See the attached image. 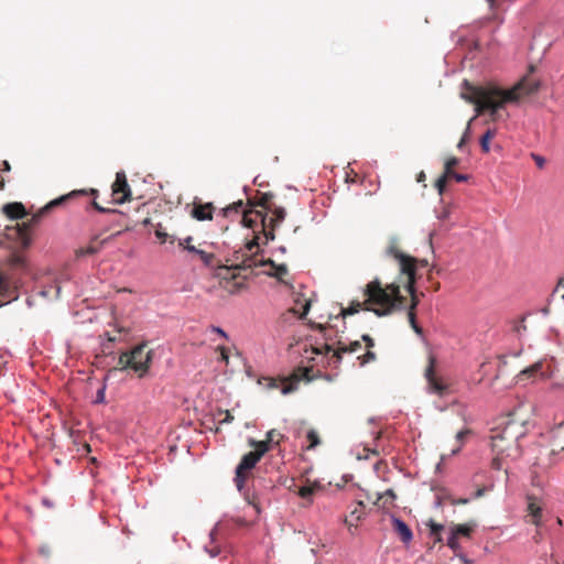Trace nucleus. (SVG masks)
<instances>
[{
	"label": "nucleus",
	"mask_w": 564,
	"mask_h": 564,
	"mask_svg": "<svg viewBox=\"0 0 564 564\" xmlns=\"http://www.w3.org/2000/svg\"><path fill=\"white\" fill-rule=\"evenodd\" d=\"M265 437L268 438V442H272V444L279 445L280 442L283 440V435L279 433L276 430H270Z\"/></svg>",
	"instance_id": "nucleus-33"
},
{
	"label": "nucleus",
	"mask_w": 564,
	"mask_h": 564,
	"mask_svg": "<svg viewBox=\"0 0 564 564\" xmlns=\"http://www.w3.org/2000/svg\"><path fill=\"white\" fill-rule=\"evenodd\" d=\"M429 527H430L431 535L434 536L435 540L440 542L442 540L441 539V532L443 531L444 525L435 523L434 521H430L429 522Z\"/></svg>",
	"instance_id": "nucleus-29"
},
{
	"label": "nucleus",
	"mask_w": 564,
	"mask_h": 564,
	"mask_svg": "<svg viewBox=\"0 0 564 564\" xmlns=\"http://www.w3.org/2000/svg\"><path fill=\"white\" fill-rule=\"evenodd\" d=\"M312 327H313L314 329L319 330V332H324V330H326V328H327V326H326V325H324V324H313V326H312Z\"/></svg>",
	"instance_id": "nucleus-50"
},
{
	"label": "nucleus",
	"mask_w": 564,
	"mask_h": 564,
	"mask_svg": "<svg viewBox=\"0 0 564 564\" xmlns=\"http://www.w3.org/2000/svg\"><path fill=\"white\" fill-rule=\"evenodd\" d=\"M459 163V160L455 156H452L446 160L444 164V173L440 176L435 182V187L440 195H443L448 180L454 178L456 182H466L468 176L465 174L454 173V167Z\"/></svg>",
	"instance_id": "nucleus-12"
},
{
	"label": "nucleus",
	"mask_w": 564,
	"mask_h": 564,
	"mask_svg": "<svg viewBox=\"0 0 564 564\" xmlns=\"http://www.w3.org/2000/svg\"><path fill=\"white\" fill-rule=\"evenodd\" d=\"M435 362V358L430 356L429 365L425 369V378L427 380L430 390L438 395H443L447 392L448 387L440 377L436 376Z\"/></svg>",
	"instance_id": "nucleus-14"
},
{
	"label": "nucleus",
	"mask_w": 564,
	"mask_h": 564,
	"mask_svg": "<svg viewBox=\"0 0 564 564\" xmlns=\"http://www.w3.org/2000/svg\"><path fill=\"white\" fill-rule=\"evenodd\" d=\"M313 367H297L293 370L289 378H284L280 381L275 379H269L270 389H280L283 394L291 393L297 389V384L305 380L307 382L314 379L312 375Z\"/></svg>",
	"instance_id": "nucleus-8"
},
{
	"label": "nucleus",
	"mask_w": 564,
	"mask_h": 564,
	"mask_svg": "<svg viewBox=\"0 0 564 564\" xmlns=\"http://www.w3.org/2000/svg\"><path fill=\"white\" fill-rule=\"evenodd\" d=\"M323 489V486L318 481H310L307 480V484L300 487L296 491V494L304 500L307 501V505H311L313 502V496L321 491Z\"/></svg>",
	"instance_id": "nucleus-17"
},
{
	"label": "nucleus",
	"mask_w": 564,
	"mask_h": 564,
	"mask_svg": "<svg viewBox=\"0 0 564 564\" xmlns=\"http://www.w3.org/2000/svg\"><path fill=\"white\" fill-rule=\"evenodd\" d=\"M360 310H364V301L355 300L350 302L348 307H341L339 315L346 317L358 313Z\"/></svg>",
	"instance_id": "nucleus-28"
},
{
	"label": "nucleus",
	"mask_w": 564,
	"mask_h": 564,
	"mask_svg": "<svg viewBox=\"0 0 564 564\" xmlns=\"http://www.w3.org/2000/svg\"><path fill=\"white\" fill-rule=\"evenodd\" d=\"M41 553H42V554L46 553V550L41 549Z\"/></svg>",
	"instance_id": "nucleus-61"
},
{
	"label": "nucleus",
	"mask_w": 564,
	"mask_h": 564,
	"mask_svg": "<svg viewBox=\"0 0 564 564\" xmlns=\"http://www.w3.org/2000/svg\"><path fill=\"white\" fill-rule=\"evenodd\" d=\"M213 332L219 334L220 336L227 338V334L224 332V329L219 328V327H213Z\"/></svg>",
	"instance_id": "nucleus-51"
},
{
	"label": "nucleus",
	"mask_w": 564,
	"mask_h": 564,
	"mask_svg": "<svg viewBox=\"0 0 564 564\" xmlns=\"http://www.w3.org/2000/svg\"><path fill=\"white\" fill-rule=\"evenodd\" d=\"M533 72L534 67L530 66V73L509 89L494 84L477 86L464 80L460 97L475 106L477 116L489 113L494 122L506 119L508 113H503L502 110L507 104L517 102L539 91L541 82L531 76Z\"/></svg>",
	"instance_id": "nucleus-1"
},
{
	"label": "nucleus",
	"mask_w": 564,
	"mask_h": 564,
	"mask_svg": "<svg viewBox=\"0 0 564 564\" xmlns=\"http://www.w3.org/2000/svg\"><path fill=\"white\" fill-rule=\"evenodd\" d=\"M557 524L562 525V520L560 518H557Z\"/></svg>",
	"instance_id": "nucleus-60"
},
{
	"label": "nucleus",
	"mask_w": 564,
	"mask_h": 564,
	"mask_svg": "<svg viewBox=\"0 0 564 564\" xmlns=\"http://www.w3.org/2000/svg\"><path fill=\"white\" fill-rule=\"evenodd\" d=\"M445 564H469V561H467L462 554H457L456 556L451 557Z\"/></svg>",
	"instance_id": "nucleus-40"
},
{
	"label": "nucleus",
	"mask_w": 564,
	"mask_h": 564,
	"mask_svg": "<svg viewBox=\"0 0 564 564\" xmlns=\"http://www.w3.org/2000/svg\"><path fill=\"white\" fill-rule=\"evenodd\" d=\"M273 195L271 193H259L258 196L249 200L251 207H261L264 213H268L273 207Z\"/></svg>",
	"instance_id": "nucleus-20"
},
{
	"label": "nucleus",
	"mask_w": 564,
	"mask_h": 564,
	"mask_svg": "<svg viewBox=\"0 0 564 564\" xmlns=\"http://www.w3.org/2000/svg\"><path fill=\"white\" fill-rule=\"evenodd\" d=\"M362 340L366 343L368 349H371L375 346V341L369 335H364Z\"/></svg>",
	"instance_id": "nucleus-45"
},
{
	"label": "nucleus",
	"mask_w": 564,
	"mask_h": 564,
	"mask_svg": "<svg viewBox=\"0 0 564 564\" xmlns=\"http://www.w3.org/2000/svg\"><path fill=\"white\" fill-rule=\"evenodd\" d=\"M501 456H502V455L497 454V457H495V458L492 459L491 465H492V467H494V468H496V469H500V468L502 467V463H501V459H502V458H501Z\"/></svg>",
	"instance_id": "nucleus-44"
},
{
	"label": "nucleus",
	"mask_w": 564,
	"mask_h": 564,
	"mask_svg": "<svg viewBox=\"0 0 564 564\" xmlns=\"http://www.w3.org/2000/svg\"><path fill=\"white\" fill-rule=\"evenodd\" d=\"M424 178H425V174H424V172H421V173L419 174V176H417V181H419V182H421V181H423Z\"/></svg>",
	"instance_id": "nucleus-56"
},
{
	"label": "nucleus",
	"mask_w": 564,
	"mask_h": 564,
	"mask_svg": "<svg viewBox=\"0 0 564 564\" xmlns=\"http://www.w3.org/2000/svg\"><path fill=\"white\" fill-rule=\"evenodd\" d=\"M469 133H470V121L468 122L467 127H466V130L462 137V139L459 140L458 144H457V148L458 149H463V147L465 145V143L468 141V138H469Z\"/></svg>",
	"instance_id": "nucleus-41"
},
{
	"label": "nucleus",
	"mask_w": 564,
	"mask_h": 564,
	"mask_svg": "<svg viewBox=\"0 0 564 564\" xmlns=\"http://www.w3.org/2000/svg\"><path fill=\"white\" fill-rule=\"evenodd\" d=\"M397 499V495L392 489L386 490L383 494H380L377 498L376 505L380 506L383 509H388L394 506V500Z\"/></svg>",
	"instance_id": "nucleus-23"
},
{
	"label": "nucleus",
	"mask_w": 564,
	"mask_h": 564,
	"mask_svg": "<svg viewBox=\"0 0 564 564\" xmlns=\"http://www.w3.org/2000/svg\"><path fill=\"white\" fill-rule=\"evenodd\" d=\"M497 130L494 128L487 129V131L480 138V147L484 153L490 151V142L496 137Z\"/></svg>",
	"instance_id": "nucleus-26"
},
{
	"label": "nucleus",
	"mask_w": 564,
	"mask_h": 564,
	"mask_svg": "<svg viewBox=\"0 0 564 564\" xmlns=\"http://www.w3.org/2000/svg\"><path fill=\"white\" fill-rule=\"evenodd\" d=\"M541 369V364H535L519 373V380H523L524 378L531 377L533 373H536Z\"/></svg>",
	"instance_id": "nucleus-31"
},
{
	"label": "nucleus",
	"mask_w": 564,
	"mask_h": 564,
	"mask_svg": "<svg viewBox=\"0 0 564 564\" xmlns=\"http://www.w3.org/2000/svg\"><path fill=\"white\" fill-rule=\"evenodd\" d=\"M117 330H118L119 333H128V329H127V328H124V327H117Z\"/></svg>",
	"instance_id": "nucleus-58"
},
{
	"label": "nucleus",
	"mask_w": 564,
	"mask_h": 564,
	"mask_svg": "<svg viewBox=\"0 0 564 564\" xmlns=\"http://www.w3.org/2000/svg\"><path fill=\"white\" fill-rule=\"evenodd\" d=\"M386 253L388 257H391L398 262V280H400V285H403L411 296L409 311L415 312V308L420 303V295L417 294L415 288L417 262L416 258L403 252L399 247L397 238L390 239Z\"/></svg>",
	"instance_id": "nucleus-6"
},
{
	"label": "nucleus",
	"mask_w": 564,
	"mask_h": 564,
	"mask_svg": "<svg viewBox=\"0 0 564 564\" xmlns=\"http://www.w3.org/2000/svg\"><path fill=\"white\" fill-rule=\"evenodd\" d=\"M107 335V338L109 341H116L117 340V337L116 336H111L109 333H106Z\"/></svg>",
	"instance_id": "nucleus-55"
},
{
	"label": "nucleus",
	"mask_w": 564,
	"mask_h": 564,
	"mask_svg": "<svg viewBox=\"0 0 564 564\" xmlns=\"http://www.w3.org/2000/svg\"><path fill=\"white\" fill-rule=\"evenodd\" d=\"M241 263L236 264V268L239 269H252L253 267H262L270 265L274 271L269 272L270 275L282 280L284 275L288 274V268L285 264H275L271 259L257 261L256 257H247L246 254H241Z\"/></svg>",
	"instance_id": "nucleus-11"
},
{
	"label": "nucleus",
	"mask_w": 564,
	"mask_h": 564,
	"mask_svg": "<svg viewBox=\"0 0 564 564\" xmlns=\"http://www.w3.org/2000/svg\"><path fill=\"white\" fill-rule=\"evenodd\" d=\"M525 329H527L525 317L522 316L521 319L518 322V325L514 327V330L517 333H520L521 330H525Z\"/></svg>",
	"instance_id": "nucleus-43"
},
{
	"label": "nucleus",
	"mask_w": 564,
	"mask_h": 564,
	"mask_svg": "<svg viewBox=\"0 0 564 564\" xmlns=\"http://www.w3.org/2000/svg\"><path fill=\"white\" fill-rule=\"evenodd\" d=\"M249 445L254 447V451L262 457L267 452L271 449L272 442H268V438L263 441L249 440Z\"/></svg>",
	"instance_id": "nucleus-27"
},
{
	"label": "nucleus",
	"mask_w": 564,
	"mask_h": 564,
	"mask_svg": "<svg viewBox=\"0 0 564 564\" xmlns=\"http://www.w3.org/2000/svg\"><path fill=\"white\" fill-rule=\"evenodd\" d=\"M11 170V165L8 161H3L2 162V167H1V172H9Z\"/></svg>",
	"instance_id": "nucleus-49"
},
{
	"label": "nucleus",
	"mask_w": 564,
	"mask_h": 564,
	"mask_svg": "<svg viewBox=\"0 0 564 564\" xmlns=\"http://www.w3.org/2000/svg\"><path fill=\"white\" fill-rule=\"evenodd\" d=\"M243 207V202L240 199L232 205H229L224 209L225 215H228L230 212L239 213L240 209Z\"/></svg>",
	"instance_id": "nucleus-37"
},
{
	"label": "nucleus",
	"mask_w": 564,
	"mask_h": 564,
	"mask_svg": "<svg viewBox=\"0 0 564 564\" xmlns=\"http://www.w3.org/2000/svg\"><path fill=\"white\" fill-rule=\"evenodd\" d=\"M17 299L14 291H12L9 286L6 278L0 274V306L9 303L11 300Z\"/></svg>",
	"instance_id": "nucleus-21"
},
{
	"label": "nucleus",
	"mask_w": 564,
	"mask_h": 564,
	"mask_svg": "<svg viewBox=\"0 0 564 564\" xmlns=\"http://www.w3.org/2000/svg\"><path fill=\"white\" fill-rule=\"evenodd\" d=\"M234 420V416L230 414L229 411H226V417L223 420V422H231Z\"/></svg>",
	"instance_id": "nucleus-52"
},
{
	"label": "nucleus",
	"mask_w": 564,
	"mask_h": 564,
	"mask_svg": "<svg viewBox=\"0 0 564 564\" xmlns=\"http://www.w3.org/2000/svg\"><path fill=\"white\" fill-rule=\"evenodd\" d=\"M108 230V228H106L105 230L98 232V234H95L88 246L87 247H83L80 249H78L76 251V254L77 257H83V256H91V254H95L97 252H99L102 247L112 238V237H116L120 234V231H118L117 234L115 235H111V236H108V237H105L104 234Z\"/></svg>",
	"instance_id": "nucleus-15"
},
{
	"label": "nucleus",
	"mask_w": 564,
	"mask_h": 564,
	"mask_svg": "<svg viewBox=\"0 0 564 564\" xmlns=\"http://www.w3.org/2000/svg\"><path fill=\"white\" fill-rule=\"evenodd\" d=\"M562 451H564V447H562Z\"/></svg>",
	"instance_id": "nucleus-63"
},
{
	"label": "nucleus",
	"mask_w": 564,
	"mask_h": 564,
	"mask_svg": "<svg viewBox=\"0 0 564 564\" xmlns=\"http://www.w3.org/2000/svg\"><path fill=\"white\" fill-rule=\"evenodd\" d=\"M361 348V344L358 340L350 343L349 345H345L341 341H338V346L336 349L333 348L329 344H324L322 347H313L312 351L316 355H328L332 352L329 357L328 364L338 367L341 361L343 354L346 352H356Z\"/></svg>",
	"instance_id": "nucleus-9"
},
{
	"label": "nucleus",
	"mask_w": 564,
	"mask_h": 564,
	"mask_svg": "<svg viewBox=\"0 0 564 564\" xmlns=\"http://www.w3.org/2000/svg\"><path fill=\"white\" fill-rule=\"evenodd\" d=\"M192 241H193V238L192 237H187L185 239L178 240V246L182 247L183 249L189 251V252L196 253L198 249L195 246L192 245Z\"/></svg>",
	"instance_id": "nucleus-32"
},
{
	"label": "nucleus",
	"mask_w": 564,
	"mask_h": 564,
	"mask_svg": "<svg viewBox=\"0 0 564 564\" xmlns=\"http://www.w3.org/2000/svg\"><path fill=\"white\" fill-rule=\"evenodd\" d=\"M447 545L454 552H457L459 550L458 536H456L452 531L449 532V536L447 539Z\"/></svg>",
	"instance_id": "nucleus-36"
},
{
	"label": "nucleus",
	"mask_w": 564,
	"mask_h": 564,
	"mask_svg": "<svg viewBox=\"0 0 564 564\" xmlns=\"http://www.w3.org/2000/svg\"><path fill=\"white\" fill-rule=\"evenodd\" d=\"M535 160H536V163H538L539 166L543 165V162H544L543 159L538 156Z\"/></svg>",
	"instance_id": "nucleus-57"
},
{
	"label": "nucleus",
	"mask_w": 564,
	"mask_h": 564,
	"mask_svg": "<svg viewBox=\"0 0 564 564\" xmlns=\"http://www.w3.org/2000/svg\"><path fill=\"white\" fill-rule=\"evenodd\" d=\"M154 234H155L156 238L160 240L161 243H164V242L167 241L169 235L163 230L161 225H159L155 228Z\"/></svg>",
	"instance_id": "nucleus-39"
},
{
	"label": "nucleus",
	"mask_w": 564,
	"mask_h": 564,
	"mask_svg": "<svg viewBox=\"0 0 564 564\" xmlns=\"http://www.w3.org/2000/svg\"><path fill=\"white\" fill-rule=\"evenodd\" d=\"M262 457L256 451L245 454L235 473V482L239 490L242 489L249 473L256 467Z\"/></svg>",
	"instance_id": "nucleus-10"
},
{
	"label": "nucleus",
	"mask_w": 564,
	"mask_h": 564,
	"mask_svg": "<svg viewBox=\"0 0 564 564\" xmlns=\"http://www.w3.org/2000/svg\"><path fill=\"white\" fill-rule=\"evenodd\" d=\"M449 502L454 506L455 505H466L469 502V499H467V498H460V499L449 498Z\"/></svg>",
	"instance_id": "nucleus-46"
},
{
	"label": "nucleus",
	"mask_w": 564,
	"mask_h": 564,
	"mask_svg": "<svg viewBox=\"0 0 564 564\" xmlns=\"http://www.w3.org/2000/svg\"><path fill=\"white\" fill-rule=\"evenodd\" d=\"M530 417L531 408L523 403L502 417L501 422L492 430L491 446L494 452L507 457H520L519 440L527 435Z\"/></svg>",
	"instance_id": "nucleus-2"
},
{
	"label": "nucleus",
	"mask_w": 564,
	"mask_h": 564,
	"mask_svg": "<svg viewBox=\"0 0 564 564\" xmlns=\"http://www.w3.org/2000/svg\"><path fill=\"white\" fill-rule=\"evenodd\" d=\"M270 212L272 213L271 217H268V213L253 208L242 212V225L253 229L256 234L253 239L246 243L248 252H252L254 248L259 247V234L256 231L258 227H260V232L265 238L264 243L275 238L274 230L284 220L286 213L283 207L278 206H273Z\"/></svg>",
	"instance_id": "nucleus-5"
},
{
	"label": "nucleus",
	"mask_w": 564,
	"mask_h": 564,
	"mask_svg": "<svg viewBox=\"0 0 564 564\" xmlns=\"http://www.w3.org/2000/svg\"><path fill=\"white\" fill-rule=\"evenodd\" d=\"M306 437H307V441L310 442V446H308L310 448H313L319 444L318 434L314 430L308 431Z\"/></svg>",
	"instance_id": "nucleus-35"
},
{
	"label": "nucleus",
	"mask_w": 564,
	"mask_h": 564,
	"mask_svg": "<svg viewBox=\"0 0 564 564\" xmlns=\"http://www.w3.org/2000/svg\"><path fill=\"white\" fill-rule=\"evenodd\" d=\"M196 254L199 256V258L204 262V264L213 265L214 259H215V256L213 253H208V252H206L204 250L198 249Z\"/></svg>",
	"instance_id": "nucleus-34"
},
{
	"label": "nucleus",
	"mask_w": 564,
	"mask_h": 564,
	"mask_svg": "<svg viewBox=\"0 0 564 564\" xmlns=\"http://www.w3.org/2000/svg\"><path fill=\"white\" fill-rule=\"evenodd\" d=\"M528 512L529 516L532 518L531 522L535 525H539L542 517V509L531 497L529 498Z\"/></svg>",
	"instance_id": "nucleus-24"
},
{
	"label": "nucleus",
	"mask_w": 564,
	"mask_h": 564,
	"mask_svg": "<svg viewBox=\"0 0 564 564\" xmlns=\"http://www.w3.org/2000/svg\"><path fill=\"white\" fill-rule=\"evenodd\" d=\"M365 503L362 501H358L357 506L354 510L350 511L349 517H345L344 523L348 527V529L351 531V528L358 527V521H360L364 516Z\"/></svg>",
	"instance_id": "nucleus-19"
},
{
	"label": "nucleus",
	"mask_w": 564,
	"mask_h": 564,
	"mask_svg": "<svg viewBox=\"0 0 564 564\" xmlns=\"http://www.w3.org/2000/svg\"><path fill=\"white\" fill-rule=\"evenodd\" d=\"M98 195V191L95 188L90 189H75L72 191L68 194L62 195L58 198H55L47 203L44 207L39 209L35 214L32 215V217L23 223L21 226L17 225L14 227H7L6 228V236L10 239H17L19 240L20 245L23 248H28L31 243V237H30V230L36 226L44 216H46L52 209L62 206L64 203L78 197V196H93L94 199L89 203V206H91L94 209H96L99 213H117L116 209L105 208L102 207L97 200L96 197Z\"/></svg>",
	"instance_id": "nucleus-3"
},
{
	"label": "nucleus",
	"mask_w": 564,
	"mask_h": 564,
	"mask_svg": "<svg viewBox=\"0 0 564 564\" xmlns=\"http://www.w3.org/2000/svg\"><path fill=\"white\" fill-rule=\"evenodd\" d=\"M217 350L220 352V359L225 362H228L229 355L227 348L224 346H219L217 347Z\"/></svg>",
	"instance_id": "nucleus-42"
},
{
	"label": "nucleus",
	"mask_w": 564,
	"mask_h": 564,
	"mask_svg": "<svg viewBox=\"0 0 564 564\" xmlns=\"http://www.w3.org/2000/svg\"><path fill=\"white\" fill-rule=\"evenodd\" d=\"M400 290V280L383 286L381 281L376 278L364 289V310L372 312L377 316L390 315L395 310L402 308L406 302Z\"/></svg>",
	"instance_id": "nucleus-4"
},
{
	"label": "nucleus",
	"mask_w": 564,
	"mask_h": 564,
	"mask_svg": "<svg viewBox=\"0 0 564 564\" xmlns=\"http://www.w3.org/2000/svg\"><path fill=\"white\" fill-rule=\"evenodd\" d=\"M416 268L417 267H426L427 265V260H419L416 259Z\"/></svg>",
	"instance_id": "nucleus-53"
},
{
	"label": "nucleus",
	"mask_w": 564,
	"mask_h": 564,
	"mask_svg": "<svg viewBox=\"0 0 564 564\" xmlns=\"http://www.w3.org/2000/svg\"><path fill=\"white\" fill-rule=\"evenodd\" d=\"M487 491V488L485 487H481V488H478L475 492V498H480L485 495V492Z\"/></svg>",
	"instance_id": "nucleus-48"
},
{
	"label": "nucleus",
	"mask_w": 564,
	"mask_h": 564,
	"mask_svg": "<svg viewBox=\"0 0 564 564\" xmlns=\"http://www.w3.org/2000/svg\"><path fill=\"white\" fill-rule=\"evenodd\" d=\"M112 202L121 205L131 199V189L123 172L116 174V180L111 186Z\"/></svg>",
	"instance_id": "nucleus-13"
},
{
	"label": "nucleus",
	"mask_w": 564,
	"mask_h": 564,
	"mask_svg": "<svg viewBox=\"0 0 564 564\" xmlns=\"http://www.w3.org/2000/svg\"><path fill=\"white\" fill-rule=\"evenodd\" d=\"M469 433L468 430H465V431H459L457 434H456V438L458 442H462L465 436Z\"/></svg>",
	"instance_id": "nucleus-47"
},
{
	"label": "nucleus",
	"mask_w": 564,
	"mask_h": 564,
	"mask_svg": "<svg viewBox=\"0 0 564 564\" xmlns=\"http://www.w3.org/2000/svg\"><path fill=\"white\" fill-rule=\"evenodd\" d=\"M41 553H42V554L46 553V550L41 549Z\"/></svg>",
	"instance_id": "nucleus-62"
},
{
	"label": "nucleus",
	"mask_w": 564,
	"mask_h": 564,
	"mask_svg": "<svg viewBox=\"0 0 564 564\" xmlns=\"http://www.w3.org/2000/svg\"><path fill=\"white\" fill-rule=\"evenodd\" d=\"M393 531L399 535L400 540L408 544L413 539V533L410 527L399 518H392Z\"/></svg>",
	"instance_id": "nucleus-16"
},
{
	"label": "nucleus",
	"mask_w": 564,
	"mask_h": 564,
	"mask_svg": "<svg viewBox=\"0 0 564 564\" xmlns=\"http://www.w3.org/2000/svg\"><path fill=\"white\" fill-rule=\"evenodd\" d=\"M408 319H409V323L412 327V329L417 334V335H422L423 334V329L421 326L417 325L416 323V314L415 312H411V311H408Z\"/></svg>",
	"instance_id": "nucleus-30"
},
{
	"label": "nucleus",
	"mask_w": 564,
	"mask_h": 564,
	"mask_svg": "<svg viewBox=\"0 0 564 564\" xmlns=\"http://www.w3.org/2000/svg\"><path fill=\"white\" fill-rule=\"evenodd\" d=\"M475 523H465V524H455L452 527L451 531L456 536H465L469 538L475 529Z\"/></svg>",
	"instance_id": "nucleus-25"
},
{
	"label": "nucleus",
	"mask_w": 564,
	"mask_h": 564,
	"mask_svg": "<svg viewBox=\"0 0 564 564\" xmlns=\"http://www.w3.org/2000/svg\"><path fill=\"white\" fill-rule=\"evenodd\" d=\"M147 343L134 346L130 351L121 352L118 359L120 370L132 369L139 377H143L152 362V350H147Z\"/></svg>",
	"instance_id": "nucleus-7"
},
{
	"label": "nucleus",
	"mask_w": 564,
	"mask_h": 564,
	"mask_svg": "<svg viewBox=\"0 0 564 564\" xmlns=\"http://www.w3.org/2000/svg\"><path fill=\"white\" fill-rule=\"evenodd\" d=\"M3 214L11 219H22L26 216L25 207L22 203H8L2 207Z\"/></svg>",
	"instance_id": "nucleus-18"
},
{
	"label": "nucleus",
	"mask_w": 564,
	"mask_h": 564,
	"mask_svg": "<svg viewBox=\"0 0 564 564\" xmlns=\"http://www.w3.org/2000/svg\"><path fill=\"white\" fill-rule=\"evenodd\" d=\"M311 307V303L310 302H306L305 305H304V312H303V315H306L308 313V310Z\"/></svg>",
	"instance_id": "nucleus-54"
},
{
	"label": "nucleus",
	"mask_w": 564,
	"mask_h": 564,
	"mask_svg": "<svg viewBox=\"0 0 564 564\" xmlns=\"http://www.w3.org/2000/svg\"><path fill=\"white\" fill-rule=\"evenodd\" d=\"M192 215L198 220H210L213 218V205H196L193 208Z\"/></svg>",
	"instance_id": "nucleus-22"
},
{
	"label": "nucleus",
	"mask_w": 564,
	"mask_h": 564,
	"mask_svg": "<svg viewBox=\"0 0 564 564\" xmlns=\"http://www.w3.org/2000/svg\"><path fill=\"white\" fill-rule=\"evenodd\" d=\"M358 359L360 360V365H366L370 361H373L376 359V355L370 349H368V351L362 356H359Z\"/></svg>",
	"instance_id": "nucleus-38"
},
{
	"label": "nucleus",
	"mask_w": 564,
	"mask_h": 564,
	"mask_svg": "<svg viewBox=\"0 0 564 564\" xmlns=\"http://www.w3.org/2000/svg\"><path fill=\"white\" fill-rule=\"evenodd\" d=\"M3 188H4V181L0 180V189H3Z\"/></svg>",
	"instance_id": "nucleus-59"
}]
</instances>
